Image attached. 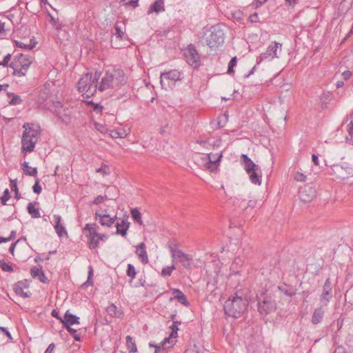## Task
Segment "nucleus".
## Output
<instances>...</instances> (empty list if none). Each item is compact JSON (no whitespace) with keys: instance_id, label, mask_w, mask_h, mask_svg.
<instances>
[{"instance_id":"obj_1","label":"nucleus","mask_w":353,"mask_h":353,"mask_svg":"<svg viewBox=\"0 0 353 353\" xmlns=\"http://www.w3.org/2000/svg\"><path fill=\"white\" fill-rule=\"evenodd\" d=\"M248 304L246 298L236 294L235 296L229 297L225 302L224 312L227 315L237 319L246 311Z\"/></svg>"},{"instance_id":"obj_2","label":"nucleus","mask_w":353,"mask_h":353,"mask_svg":"<svg viewBox=\"0 0 353 353\" xmlns=\"http://www.w3.org/2000/svg\"><path fill=\"white\" fill-rule=\"evenodd\" d=\"M126 83V78L124 72L120 68H113L112 70L106 71L102 78L99 90L103 92L108 88H116Z\"/></svg>"},{"instance_id":"obj_3","label":"nucleus","mask_w":353,"mask_h":353,"mask_svg":"<svg viewBox=\"0 0 353 353\" xmlns=\"http://www.w3.org/2000/svg\"><path fill=\"white\" fill-rule=\"evenodd\" d=\"M21 143L23 152H31L34 150L37 137L40 134V127L37 125L24 123Z\"/></svg>"},{"instance_id":"obj_4","label":"nucleus","mask_w":353,"mask_h":353,"mask_svg":"<svg viewBox=\"0 0 353 353\" xmlns=\"http://www.w3.org/2000/svg\"><path fill=\"white\" fill-rule=\"evenodd\" d=\"M101 72H96L92 78V74L88 72L83 75L77 83V89L83 92L85 97L89 98L94 94L97 90L98 81L101 77Z\"/></svg>"},{"instance_id":"obj_5","label":"nucleus","mask_w":353,"mask_h":353,"mask_svg":"<svg viewBox=\"0 0 353 353\" xmlns=\"http://www.w3.org/2000/svg\"><path fill=\"white\" fill-rule=\"evenodd\" d=\"M274 298L270 289L257 295L258 311L261 315H267L276 310V304Z\"/></svg>"},{"instance_id":"obj_6","label":"nucleus","mask_w":353,"mask_h":353,"mask_svg":"<svg viewBox=\"0 0 353 353\" xmlns=\"http://www.w3.org/2000/svg\"><path fill=\"white\" fill-rule=\"evenodd\" d=\"M32 63V58L27 54H20L14 56L10 67L13 69V74L19 77L25 76L30 65Z\"/></svg>"},{"instance_id":"obj_7","label":"nucleus","mask_w":353,"mask_h":353,"mask_svg":"<svg viewBox=\"0 0 353 353\" xmlns=\"http://www.w3.org/2000/svg\"><path fill=\"white\" fill-rule=\"evenodd\" d=\"M205 35L206 44L210 48H218L225 40L224 32L219 26H212Z\"/></svg>"},{"instance_id":"obj_8","label":"nucleus","mask_w":353,"mask_h":353,"mask_svg":"<svg viewBox=\"0 0 353 353\" xmlns=\"http://www.w3.org/2000/svg\"><path fill=\"white\" fill-rule=\"evenodd\" d=\"M98 226L96 223H87L83 229V232L85 234L88 238V245L90 249H96L99 244V232H97Z\"/></svg>"},{"instance_id":"obj_9","label":"nucleus","mask_w":353,"mask_h":353,"mask_svg":"<svg viewBox=\"0 0 353 353\" xmlns=\"http://www.w3.org/2000/svg\"><path fill=\"white\" fill-rule=\"evenodd\" d=\"M331 170L336 179H346L353 176V168L347 163L333 165Z\"/></svg>"},{"instance_id":"obj_10","label":"nucleus","mask_w":353,"mask_h":353,"mask_svg":"<svg viewBox=\"0 0 353 353\" xmlns=\"http://www.w3.org/2000/svg\"><path fill=\"white\" fill-rule=\"evenodd\" d=\"M183 78V73L181 72L178 70H172L161 74L160 82L161 86L166 89L167 87H170L175 81H181Z\"/></svg>"},{"instance_id":"obj_11","label":"nucleus","mask_w":353,"mask_h":353,"mask_svg":"<svg viewBox=\"0 0 353 353\" xmlns=\"http://www.w3.org/2000/svg\"><path fill=\"white\" fill-rule=\"evenodd\" d=\"M172 263L176 264L180 263L184 268H189L192 265V257L191 255L184 253L181 250L174 249L170 247Z\"/></svg>"},{"instance_id":"obj_12","label":"nucleus","mask_w":353,"mask_h":353,"mask_svg":"<svg viewBox=\"0 0 353 353\" xmlns=\"http://www.w3.org/2000/svg\"><path fill=\"white\" fill-rule=\"evenodd\" d=\"M187 63L194 68H198L201 65L200 57L193 45L188 46L184 52Z\"/></svg>"},{"instance_id":"obj_13","label":"nucleus","mask_w":353,"mask_h":353,"mask_svg":"<svg viewBox=\"0 0 353 353\" xmlns=\"http://www.w3.org/2000/svg\"><path fill=\"white\" fill-rule=\"evenodd\" d=\"M333 297V284L330 277H327L323 285L320 295V303L322 305H327Z\"/></svg>"},{"instance_id":"obj_14","label":"nucleus","mask_w":353,"mask_h":353,"mask_svg":"<svg viewBox=\"0 0 353 353\" xmlns=\"http://www.w3.org/2000/svg\"><path fill=\"white\" fill-rule=\"evenodd\" d=\"M281 50V44L278 42H274L270 44L267 48L266 51L261 53L260 57L257 59V63L259 64L264 60H272L275 57H279L278 50Z\"/></svg>"},{"instance_id":"obj_15","label":"nucleus","mask_w":353,"mask_h":353,"mask_svg":"<svg viewBox=\"0 0 353 353\" xmlns=\"http://www.w3.org/2000/svg\"><path fill=\"white\" fill-rule=\"evenodd\" d=\"M54 110H52L63 123H68L70 121L71 112L68 108H64L59 101L54 102Z\"/></svg>"},{"instance_id":"obj_16","label":"nucleus","mask_w":353,"mask_h":353,"mask_svg":"<svg viewBox=\"0 0 353 353\" xmlns=\"http://www.w3.org/2000/svg\"><path fill=\"white\" fill-rule=\"evenodd\" d=\"M333 94L330 92H323L316 99V103L314 105V110H325L327 104L332 101Z\"/></svg>"},{"instance_id":"obj_17","label":"nucleus","mask_w":353,"mask_h":353,"mask_svg":"<svg viewBox=\"0 0 353 353\" xmlns=\"http://www.w3.org/2000/svg\"><path fill=\"white\" fill-rule=\"evenodd\" d=\"M94 219L95 220L99 221L101 225L110 227L114 223L117 217V216L111 217L107 214V211L104 210L101 213L96 212Z\"/></svg>"},{"instance_id":"obj_18","label":"nucleus","mask_w":353,"mask_h":353,"mask_svg":"<svg viewBox=\"0 0 353 353\" xmlns=\"http://www.w3.org/2000/svg\"><path fill=\"white\" fill-rule=\"evenodd\" d=\"M269 289L273 294V296L275 297L281 294H285L288 296H291L292 294H294L293 289L286 285H283L281 286L274 285L272 288H270Z\"/></svg>"},{"instance_id":"obj_19","label":"nucleus","mask_w":353,"mask_h":353,"mask_svg":"<svg viewBox=\"0 0 353 353\" xmlns=\"http://www.w3.org/2000/svg\"><path fill=\"white\" fill-rule=\"evenodd\" d=\"M29 287V283L26 280L18 281L14 288V290L17 295H19L23 298H28L30 296L31 293L30 292H24V289H27Z\"/></svg>"},{"instance_id":"obj_20","label":"nucleus","mask_w":353,"mask_h":353,"mask_svg":"<svg viewBox=\"0 0 353 353\" xmlns=\"http://www.w3.org/2000/svg\"><path fill=\"white\" fill-rule=\"evenodd\" d=\"M171 292L174 295V297H171L169 299L170 302L173 301L174 299H176L179 303L185 306L188 307L190 305V303L187 300L186 296L179 289L172 288Z\"/></svg>"},{"instance_id":"obj_21","label":"nucleus","mask_w":353,"mask_h":353,"mask_svg":"<svg viewBox=\"0 0 353 353\" xmlns=\"http://www.w3.org/2000/svg\"><path fill=\"white\" fill-rule=\"evenodd\" d=\"M326 305H321L320 307H316L312 316L311 322L314 324H319L321 323L323 319L325 309L324 307Z\"/></svg>"},{"instance_id":"obj_22","label":"nucleus","mask_w":353,"mask_h":353,"mask_svg":"<svg viewBox=\"0 0 353 353\" xmlns=\"http://www.w3.org/2000/svg\"><path fill=\"white\" fill-rule=\"evenodd\" d=\"M79 318L70 312L69 310H67L64 314L62 323L65 327H70V325L74 324H79Z\"/></svg>"},{"instance_id":"obj_23","label":"nucleus","mask_w":353,"mask_h":353,"mask_svg":"<svg viewBox=\"0 0 353 353\" xmlns=\"http://www.w3.org/2000/svg\"><path fill=\"white\" fill-rule=\"evenodd\" d=\"M240 200V198L235 197L234 202L243 211H246L248 208L254 209L256 206L257 201L256 199H250L247 203L244 201Z\"/></svg>"},{"instance_id":"obj_24","label":"nucleus","mask_w":353,"mask_h":353,"mask_svg":"<svg viewBox=\"0 0 353 353\" xmlns=\"http://www.w3.org/2000/svg\"><path fill=\"white\" fill-rule=\"evenodd\" d=\"M127 216L124 219H121V221H118L116 224L117 234H121L122 236H125L127 235V231L130 225V223L128 221Z\"/></svg>"},{"instance_id":"obj_25","label":"nucleus","mask_w":353,"mask_h":353,"mask_svg":"<svg viewBox=\"0 0 353 353\" xmlns=\"http://www.w3.org/2000/svg\"><path fill=\"white\" fill-rule=\"evenodd\" d=\"M136 253L138 254L139 258L141 259L143 263L146 264L148 263L145 245L143 242L140 243L137 246Z\"/></svg>"},{"instance_id":"obj_26","label":"nucleus","mask_w":353,"mask_h":353,"mask_svg":"<svg viewBox=\"0 0 353 353\" xmlns=\"http://www.w3.org/2000/svg\"><path fill=\"white\" fill-rule=\"evenodd\" d=\"M54 221L55 222L54 229L59 236L67 235V231L65 227L61 224V217L59 215H54Z\"/></svg>"},{"instance_id":"obj_27","label":"nucleus","mask_w":353,"mask_h":353,"mask_svg":"<svg viewBox=\"0 0 353 353\" xmlns=\"http://www.w3.org/2000/svg\"><path fill=\"white\" fill-rule=\"evenodd\" d=\"M170 340L169 338H165L160 345H154L155 347L154 353H166L168 350L172 347V345H170Z\"/></svg>"},{"instance_id":"obj_28","label":"nucleus","mask_w":353,"mask_h":353,"mask_svg":"<svg viewBox=\"0 0 353 353\" xmlns=\"http://www.w3.org/2000/svg\"><path fill=\"white\" fill-rule=\"evenodd\" d=\"M164 1L163 0H156L150 7L148 14L152 12L159 13L160 12L164 11Z\"/></svg>"},{"instance_id":"obj_29","label":"nucleus","mask_w":353,"mask_h":353,"mask_svg":"<svg viewBox=\"0 0 353 353\" xmlns=\"http://www.w3.org/2000/svg\"><path fill=\"white\" fill-rule=\"evenodd\" d=\"M250 175V179L251 182L256 185H261V169L255 170L254 171L251 172V173H248Z\"/></svg>"},{"instance_id":"obj_30","label":"nucleus","mask_w":353,"mask_h":353,"mask_svg":"<svg viewBox=\"0 0 353 353\" xmlns=\"http://www.w3.org/2000/svg\"><path fill=\"white\" fill-rule=\"evenodd\" d=\"M323 268V260L322 259H319L316 261V263L311 265L310 268V273L314 275H319L320 271Z\"/></svg>"},{"instance_id":"obj_31","label":"nucleus","mask_w":353,"mask_h":353,"mask_svg":"<svg viewBox=\"0 0 353 353\" xmlns=\"http://www.w3.org/2000/svg\"><path fill=\"white\" fill-rule=\"evenodd\" d=\"M22 170L26 175L36 176L37 174V168H31L29 166V163L26 161H24L22 163Z\"/></svg>"},{"instance_id":"obj_32","label":"nucleus","mask_w":353,"mask_h":353,"mask_svg":"<svg viewBox=\"0 0 353 353\" xmlns=\"http://www.w3.org/2000/svg\"><path fill=\"white\" fill-rule=\"evenodd\" d=\"M308 188L306 185H304L303 187L299 188V196L300 201L303 203H307L309 201V194L307 193Z\"/></svg>"},{"instance_id":"obj_33","label":"nucleus","mask_w":353,"mask_h":353,"mask_svg":"<svg viewBox=\"0 0 353 353\" xmlns=\"http://www.w3.org/2000/svg\"><path fill=\"white\" fill-rule=\"evenodd\" d=\"M107 313L112 316L119 318L122 316V312L115 305L111 304L106 308Z\"/></svg>"},{"instance_id":"obj_34","label":"nucleus","mask_w":353,"mask_h":353,"mask_svg":"<svg viewBox=\"0 0 353 353\" xmlns=\"http://www.w3.org/2000/svg\"><path fill=\"white\" fill-rule=\"evenodd\" d=\"M36 202L29 203L27 206V210L33 219L39 218L41 216L39 208H35Z\"/></svg>"},{"instance_id":"obj_35","label":"nucleus","mask_w":353,"mask_h":353,"mask_svg":"<svg viewBox=\"0 0 353 353\" xmlns=\"http://www.w3.org/2000/svg\"><path fill=\"white\" fill-rule=\"evenodd\" d=\"M128 132L123 128L113 130L110 132V136L113 139L125 138Z\"/></svg>"},{"instance_id":"obj_36","label":"nucleus","mask_w":353,"mask_h":353,"mask_svg":"<svg viewBox=\"0 0 353 353\" xmlns=\"http://www.w3.org/2000/svg\"><path fill=\"white\" fill-rule=\"evenodd\" d=\"M131 215L132 218L134 219L135 222H137L139 225H143V221L141 219V214L137 208L131 209Z\"/></svg>"},{"instance_id":"obj_37","label":"nucleus","mask_w":353,"mask_h":353,"mask_svg":"<svg viewBox=\"0 0 353 353\" xmlns=\"http://www.w3.org/2000/svg\"><path fill=\"white\" fill-rule=\"evenodd\" d=\"M126 345L130 353H136L137 352V345L134 342L132 341V338L130 336L125 337Z\"/></svg>"},{"instance_id":"obj_38","label":"nucleus","mask_w":353,"mask_h":353,"mask_svg":"<svg viewBox=\"0 0 353 353\" xmlns=\"http://www.w3.org/2000/svg\"><path fill=\"white\" fill-rule=\"evenodd\" d=\"M222 157V154H219L217 156L216 159L215 160L214 163H206V168L209 170L210 172H214L217 169L218 167V163L220 161L221 158Z\"/></svg>"},{"instance_id":"obj_39","label":"nucleus","mask_w":353,"mask_h":353,"mask_svg":"<svg viewBox=\"0 0 353 353\" xmlns=\"http://www.w3.org/2000/svg\"><path fill=\"white\" fill-rule=\"evenodd\" d=\"M10 189L14 192L15 198L18 200L21 198V194L17 187V179H10Z\"/></svg>"},{"instance_id":"obj_40","label":"nucleus","mask_w":353,"mask_h":353,"mask_svg":"<svg viewBox=\"0 0 353 353\" xmlns=\"http://www.w3.org/2000/svg\"><path fill=\"white\" fill-rule=\"evenodd\" d=\"M7 94L9 97H12V99L9 102L10 105H19L21 103L22 100L19 96H18L14 93H10V92H8Z\"/></svg>"},{"instance_id":"obj_41","label":"nucleus","mask_w":353,"mask_h":353,"mask_svg":"<svg viewBox=\"0 0 353 353\" xmlns=\"http://www.w3.org/2000/svg\"><path fill=\"white\" fill-rule=\"evenodd\" d=\"M115 29V33L114 35L116 37V38L119 39H123L124 36V32L122 30L121 26L119 25V23H116L114 26Z\"/></svg>"},{"instance_id":"obj_42","label":"nucleus","mask_w":353,"mask_h":353,"mask_svg":"<svg viewBox=\"0 0 353 353\" xmlns=\"http://www.w3.org/2000/svg\"><path fill=\"white\" fill-rule=\"evenodd\" d=\"M126 274L128 276L130 277L132 279H134L136 277L137 271L133 265H132L130 263L128 265Z\"/></svg>"},{"instance_id":"obj_43","label":"nucleus","mask_w":353,"mask_h":353,"mask_svg":"<svg viewBox=\"0 0 353 353\" xmlns=\"http://www.w3.org/2000/svg\"><path fill=\"white\" fill-rule=\"evenodd\" d=\"M244 168L248 173H251V172L255 170H259L260 168L252 161L249 163L245 164Z\"/></svg>"},{"instance_id":"obj_44","label":"nucleus","mask_w":353,"mask_h":353,"mask_svg":"<svg viewBox=\"0 0 353 353\" xmlns=\"http://www.w3.org/2000/svg\"><path fill=\"white\" fill-rule=\"evenodd\" d=\"M96 172L101 174L103 176L110 174V169L108 165L103 164L100 168L96 169Z\"/></svg>"},{"instance_id":"obj_45","label":"nucleus","mask_w":353,"mask_h":353,"mask_svg":"<svg viewBox=\"0 0 353 353\" xmlns=\"http://www.w3.org/2000/svg\"><path fill=\"white\" fill-rule=\"evenodd\" d=\"M175 264L173 263L171 266H167L163 268L161 271V276H169L171 275L173 270H175Z\"/></svg>"},{"instance_id":"obj_46","label":"nucleus","mask_w":353,"mask_h":353,"mask_svg":"<svg viewBox=\"0 0 353 353\" xmlns=\"http://www.w3.org/2000/svg\"><path fill=\"white\" fill-rule=\"evenodd\" d=\"M65 328L68 330V332L72 336V337L74 338V339L76 341H81V336L78 334L77 330H75V329H74V328H72L71 327H66Z\"/></svg>"},{"instance_id":"obj_47","label":"nucleus","mask_w":353,"mask_h":353,"mask_svg":"<svg viewBox=\"0 0 353 353\" xmlns=\"http://www.w3.org/2000/svg\"><path fill=\"white\" fill-rule=\"evenodd\" d=\"M180 324H181L180 321H173V323L170 327V328L172 329L170 337H176L177 331L179 330L178 325Z\"/></svg>"},{"instance_id":"obj_48","label":"nucleus","mask_w":353,"mask_h":353,"mask_svg":"<svg viewBox=\"0 0 353 353\" xmlns=\"http://www.w3.org/2000/svg\"><path fill=\"white\" fill-rule=\"evenodd\" d=\"M50 17V23L54 26L56 29L60 30L62 28V24L59 22L58 19H56L54 17H52L50 14H48Z\"/></svg>"},{"instance_id":"obj_49","label":"nucleus","mask_w":353,"mask_h":353,"mask_svg":"<svg viewBox=\"0 0 353 353\" xmlns=\"http://www.w3.org/2000/svg\"><path fill=\"white\" fill-rule=\"evenodd\" d=\"M0 268L4 272H12L13 268L11 265L8 264L4 260H0Z\"/></svg>"},{"instance_id":"obj_50","label":"nucleus","mask_w":353,"mask_h":353,"mask_svg":"<svg viewBox=\"0 0 353 353\" xmlns=\"http://www.w3.org/2000/svg\"><path fill=\"white\" fill-rule=\"evenodd\" d=\"M236 57H233L231 59L230 61L228 63V74H231V73H234V70H233V68L234 66H236Z\"/></svg>"},{"instance_id":"obj_51","label":"nucleus","mask_w":353,"mask_h":353,"mask_svg":"<svg viewBox=\"0 0 353 353\" xmlns=\"http://www.w3.org/2000/svg\"><path fill=\"white\" fill-rule=\"evenodd\" d=\"M10 198V192H9L8 189H6L3 192V196L0 197L1 204L3 205H6V202Z\"/></svg>"},{"instance_id":"obj_52","label":"nucleus","mask_w":353,"mask_h":353,"mask_svg":"<svg viewBox=\"0 0 353 353\" xmlns=\"http://www.w3.org/2000/svg\"><path fill=\"white\" fill-rule=\"evenodd\" d=\"M241 264L242 260L239 257L235 258L230 266V269L233 271H235V270L237 269V266L241 265Z\"/></svg>"},{"instance_id":"obj_53","label":"nucleus","mask_w":353,"mask_h":353,"mask_svg":"<svg viewBox=\"0 0 353 353\" xmlns=\"http://www.w3.org/2000/svg\"><path fill=\"white\" fill-rule=\"evenodd\" d=\"M294 179L297 181L305 182L307 180V176L297 172L294 175Z\"/></svg>"},{"instance_id":"obj_54","label":"nucleus","mask_w":353,"mask_h":353,"mask_svg":"<svg viewBox=\"0 0 353 353\" xmlns=\"http://www.w3.org/2000/svg\"><path fill=\"white\" fill-rule=\"evenodd\" d=\"M33 192L37 194H39L41 192V186L39 184V180L37 179L35 181V183L34 184L32 187Z\"/></svg>"},{"instance_id":"obj_55","label":"nucleus","mask_w":353,"mask_h":353,"mask_svg":"<svg viewBox=\"0 0 353 353\" xmlns=\"http://www.w3.org/2000/svg\"><path fill=\"white\" fill-rule=\"evenodd\" d=\"M42 271L43 270L41 269H39L37 267H33L30 270V273L33 278H37V276L40 275Z\"/></svg>"},{"instance_id":"obj_56","label":"nucleus","mask_w":353,"mask_h":353,"mask_svg":"<svg viewBox=\"0 0 353 353\" xmlns=\"http://www.w3.org/2000/svg\"><path fill=\"white\" fill-rule=\"evenodd\" d=\"M15 44H16L17 47L22 48V49L32 50L33 48L32 46H31L28 44H26L21 41H15Z\"/></svg>"},{"instance_id":"obj_57","label":"nucleus","mask_w":353,"mask_h":353,"mask_svg":"<svg viewBox=\"0 0 353 353\" xmlns=\"http://www.w3.org/2000/svg\"><path fill=\"white\" fill-rule=\"evenodd\" d=\"M107 199V196L105 195V196H97L94 199V201L92 202V203L93 204H96V205H98L99 203H101L102 202L104 201L105 199Z\"/></svg>"},{"instance_id":"obj_58","label":"nucleus","mask_w":353,"mask_h":353,"mask_svg":"<svg viewBox=\"0 0 353 353\" xmlns=\"http://www.w3.org/2000/svg\"><path fill=\"white\" fill-rule=\"evenodd\" d=\"M12 55L10 54H8L3 58V60L0 62V65L7 66L8 62L10 61Z\"/></svg>"},{"instance_id":"obj_59","label":"nucleus","mask_w":353,"mask_h":353,"mask_svg":"<svg viewBox=\"0 0 353 353\" xmlns=\"http://www.w3.org/2000/svg\"><path fill=\"white\" fill-rule=\"evenodd\" d=\"M37 279L43 283H49V280L48 279L46 276L44 272L42 271V272L40 274L39 276H37Z\"/></svg>"},{"instance_id":"obj_60","label":"nucleus","mask_w":353,"mask_h":353,"mask_svg":"<svg viewBox=\"0 0 353 353\" xmlns=\"http://www.w3.org/2000/svg\"><path fill=\"white\" fill-rule=\"evenodd\" d=\"M312 161L314 166H316V167L319 166V168H321L322 167V166H320V165H319V157L316 154H312Z\"/></svg>"},{"instance_id":"obj_61","label":"nucleus","mask_w":353,"mask_h":353,"mask_svg":"<svg viewBox=\"0 0 353 353\" xmlns=\"http://www.w3.org/2000/svg\"><path fill=\"white\" fill-rule=\"evenodd\" d=\"M350 117L353 118V113L350 114ZM348 133L351 137H353V120H352L349 124L347 129Z\"/></svg>"},{"instance_id":"obj_62","label":"nucleus","mask_w":353,"mask_h":353,"mask_svg":"<svg viewBox=\"0 0 353 353\" xmlns=\"http://www.w3.org/2000/svg\"><path fill=\"white\" fill-rule=\"evenodd\" d=\"M241 161L243 165H245V164L249 163L250 161H252V160L247 156V154H243L241 155Z\"/></svg>"},{"instance_id":"obj_63","label":"nucleus","mask_w":353,"mask_h":353,"mask_svg":"<svg viewBox=\"0 0 353 353\" xmlns=\"http://www.w3.org/2000/svg\"><path fill=\"white\" fill-rule=\"evenodd\" d=\"M250 21L252 23H256L259 21V16L256 12L251 14L249 17Z\"/></svg>"},{"instance_id":"obj_64","label":"nucleus","mask_w":353,"mask_h":353,"mask_svg":"<svg viewBox=\"0 0 353 353\" xmlns=\"http://www.w3.org/2000/svg\"><path fill=\"white\" fill-rule=\"evenodd\" d=\"M55 348V345L54 343H50L48 348L46 350L45 352L44 353H52L54 350Z\"/></svg>"}]
</instances>
